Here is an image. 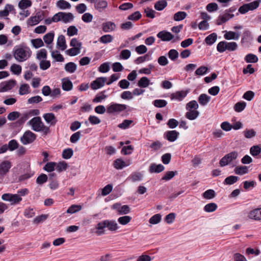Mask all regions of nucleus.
I'll return each instance as SVG.
<instances>
[{"label": "nucleus", "instance_id": "f257e3e1", "mask_svg": "<svg viewBox=\"0 0 261 261\" xmlns=\"http://www.w3.org/2000/svg\"><path fill=\"white\" fill-rule=\"evenodd\" d=\"M31 55L32 51L28 47L16 46L13 50L14 58L19 62L25 61Z\"/></svg>", "mask_w": 261, "mask_h": 261}, {"label": "nucleus", "instance_id": "f03ea898", "mask_svg": "<svg viewBox=\"0 0 261 261\" xmlns=\"http://www.w3.org/2000/svg\"><path fill=\"white\" fill-rule=\"evenodd\" d=\"M28 124L32 126L33 130L42 132L44 135H46L50 132L49 128L44 125L40 117L33 118L28 122Z\"/></svg>", "mask_w": 261, "mask_h": 261}, {"label": "nucleus", "instance_id": "7ed1b4c3", "mask_svg": "<svg viewBox=\"0 0 261 261\" xmlns=\"http://www.w3.org/2000/svg\"><path fill=\"white\" fill-rule=\"evenodd\" d=\"M238 48V44L235 42L221 41L217 46V49L220 53H223L225 50L234 51Z\"/></svg>", "mask_w": 261, "mask_h": 261}, {"label": "nucleus", "instance_id": "20e7f679", "mask_svg": "<svg viewBox=\"0 0 261 261\" xmlns=\"http://www.w3.org/2000/svg\"><path fill=\"white\" fill-rule=\"evenodd\" d=\"M238 156L237 151H233L225 155L220 161L219 164L221 167H224L236 160Z\"/></svg>", "mask_w": 261, "mask_h": 261}, {"label": "nucleus", "instance_id": "39448f33", "mask_svg": "<svg viewBox=\"0 0 261 261\" xmlns=\"http://www.w3.org/2000/svg\"><path fill=\"white\" fill-rule=\"evenodd\" d=\"M127 106L117 103H112L107 107V112L108 114L119 113L124 111Z\"/></svg>", "mask_w": 261, "mask_h": 261}, {"label": "nucleus", "instance_id": "423d86ee", "mask_svg": "<svg viewBox=\"0 0 261 261\" xmlns=\"http://www.w3.org/2000/svg\"><path fill=\"white\" fill-rule=\"evenodd\" d=\"M2 199L4 201L10 202L11 205L18 204L22 200V198L18 194L10 193L4 194L2 196Z\"/></svg>", "mask_w": 261, "mask_h": 261}, {"label": "nucleus", "instance_id": "0eeeda50", "mask_svg": "<svg viewBox=\"0 0 261 261\" xmlns=\"http://www.w3.org/2000/svg\"><path fill=\"white\" fill-rule=\"evenodd\" d=\"M36 139V135L31 130H27L20 138V141L23 145L33 143Z\"/></svg>", "mask_w": 261, "mask_h": 261}, {"label": "nucleus", "instance_id": "6e6552de", "mask_svg": "<svg viewBox=\"0 0 261 261\" xmlns=\"http://www.w3.org/2000/svg\"><path fill=\"white\" fill-rule=\"evenodd\" d=\"M16 84L15 80H11L2 83L0 85V92H4L11 90Z\"/></svg>", "mask_w": 261, "mask_h": 261}, {"label": "nucleus", "instance_id": "1a4fd4ad", "mask_svg": "<svg viewBox=\"0 0 261 261\" xmlns=\"http://www.w3.org/2000/svg\"><path fill=\"white\" fill-rule=\"evenodd\" d=\"M132 163V160L130 159H127L124 161L121 159H117L114 162L113 165L117 169H122L124 167L131 165Z\"/></svg>", "mask_w": 261, "mask_h": 261}, {"label": "nucleus", "instance_id": "9d476101", "mask_svg": "<svg viewBox=\"0 0 261 261\" xmlns=\"http://www.w3.org/2000/svg\"><path fill=\"white\" fill-rule=\"evenodd\" d=\"M12 165L10 161H4L0 164V177H4L9 172Z\"/></svg>", "mask_w": 261, "mask_h": 261}, {"label": "nucleus", "instance_id": "9b49d317", "mask_svg": "<svg viewBox=\"0 0 261 261\" xmlns=\"http://www.w3.org/2000/svg\"><path fill=\"white\" fill-rule=\"evenodd\" d=\"M107 80L106 77H100L96 79L95 80L93 81L90 85L91 88L93 90H97L105 85L106 81Z\"/></svg>", "mask_w": 261, "mask_h": 261}, {"label": "nucleus", "instance_id": "f8f14e48", "mask_svg": "<svg viewBox=\"0 0 261 261\" xmlns=\"http://www.w3.org/2000/svg\"><path fill=\"white\" fill-rule=\"evenodd\" d=\"M156 36L163 41H169L174 38L173 35L166 31H160L157 34Z\"/></svg>", "mask_w": 261, "mask_h": 261}, {"label": "nucleus", "instance_id": "ddd939ff", "mask_svg": "<svg viewBox=\"0 0 261 261\" xmlns=\"http://www.w3.org/2000/svg\"><path fill=\"white\" fill-rule=\"evenodd\" d=\"M54 36L55 33L54 32H51L45 34L43 38L44 43L47 45V47L50 49H52L53 48L51 44L54 41Z\"/></svg>", "mask_w": 261, "mask_h": 261}, {"label": "nucleus", "instance_id": "4468645a", "mask_svg": "<svg viewBox=\"0 0 261 261\" xmlns=\"http://www.w3.org/2000/svg\"><path fill=\"white\" fill-rule=\"evenodd\" d=\"M43 117L46 122L50 125H55L57 122V119L55 114L52 113L44 114L43 115Z\"/></svg>", "mask_w": 261, "mask_h": 261}, {"label": "nucleus", "instance_id": "2eb2a0df", "mask_svg": "<svg viewBox=\"0 0 261 261\" xmlns=\"http://www.w3.org/2000/svg\"><path fill=\"white\" fill-rule=\"evenodd\" d=\"M252 40V37L251 32L248 30H245L242 35L241 43L243 45H248L250 44Z\"/></svg>", "mask_w": 261, "mask_h": 261}, {"label": "nucleus", "instance_id": "dca6fc26", "mask_svg": "<svg viewBox=\"0 0 261 261\" xmlns=\"http://www.w3.org/2000/svg\"><path fill=\"white\" fill-rule=\"evenodd\" d=\"M248 217L255 220H261V208H255L251 211L248 214Z\"/></svg>", "mask_w": 261, "mask_h": 261}, {"label": "nucleus", "instance_id": "f3484780", "mask_svg": "<svg viewBox=\"0 0 261 261\" xmlns=\"http://www.w3.org/2000/svg\"><path fill=\"white\" fill-rule=\"evenodd\" d=\"M234 16L233 14H231L229 13L228 12H225L223 15H220L218 19L217 20V25H221L223 23H225L231 18H232Z\"/></svg>", "mask_w": 261, "mask_h": 261}, {"label": "nucleus", "instance_id": "a211bd4d", "mask_svg": "<svg viewBox=\"0 0 261 261\" xmlns=\"http://www.w3.org/2000/svg\"><path fill=\"white\" fill-rule=\"evenodd\" d=\"M187 94V92L184 91H177L171 94L170 98L171 100L175 99L181 101L186 96Z\"/></svg>", "mask_w": 261, "mask_h": 261}, {"label": "nucleus", "instance_id": "6ab92c4d", "mask_svg": "<svg viewBox=\"0 0 261 261\" xmlns=\"http://www.w3.org/2000/svg\"><path fill=\"white\" fill-rule=\"evenodd\" d=\"M165 167L162 164L156 165L154 163L151 164L149 168V171L150 173H160L163 171Z\"/></svg>", "mask_w": 261, "mask_h": 261}, {"label": "nucleus", "instance_id": "aec40b11", "mask_svg": "<svg viewBox=\"0 0 261 261\" xmlns=\"http://www.w3.org/2000/svg\"><path fill=\"white\" fill-rule=\"evenodd\" d=\"M108 6V3L105 0H98L94 5V8L99 12H102Z\"/></svg>", "mask_w": 261, "mask_h": 261}, {"label": "nucleus", "instance_id": "412c9836", "mask_svg": "<svg viewBox=\"0 0 261 261\" xmlns=\"http://www.w3.org/2000/svg\"><path fill=\"white\" fill-rule=\"evenodd\" d=\"M57 45L61 50H64L66 48V40L63 35H61L59 36L57 39Z\"/></svg>", "mask_w": 261, "mask_h": 261}, {"label": "nucleus", "instance_id": "4be33fe9", "mask_svg": "<svg viewBox=\"0 0 261 261\" xmlns=\"http://www.w3.org/2000/svg\"><path fill=\"white\" fill-rule=\"evenodd\" d=\"M116 28V25L114 22L108 21L102 24V30L105 32H110L114 31Z\"/></svg>", "mask_w": 261, "mask_h": 261}, {"label": "nucleus", "instance_id": "5701e85b", "mask_svg": "<svg viewBox=\"0 0 261 261\" xmlns=\"http://www.w3.org/2000/svg\"><path fill=\"white\" fill-rule=\"evenodd\" d=\"M224 37L227 40H238L240 37V34L232 31H226L224 35Z\"/></svg>", "mask_w": 261, "mask_h": 261}, {"label": "nucleus", "instance_id": "b1692460", "mask_svg": "<svg viewBox=\"0 0 261 261\" xmlns=\"http://www.w3.org/2000/svg\"><path fill=\"white\" fill-rule=\"evenodd\" d=\"M234 173L237 175H242L249 172L248 168L245 166H239L235 168Z\"/></svg>", "mask_w": 261, "mask_h": 261}, {"label": "nucleus", "instance_id": "393cba45", "mask_svg": "<svg viewBox=\"0 0 261 261\" xmlns=\"http://www.w3.org/2000/svg\"><path fill=\"white\" fill-rule=\"evenodd\" d=\"M106 220L99 222L96 226V228L97 230L96 234L98 236L101 235L105 233L104 229L107 227Z\"/></svg>", "mask_w": 261, "mask_h": 261}, {"label": "nucleus", "instance_id": "a878e982", "mask_svg": "<svg viewBox=\"0 0 261 261\" xmlns=\"http://www.w3.org/2000/svg\"><path fill=\"white\" fill-rule=\"evenodd\" d=\"M62 21L64 23H68L72 21L74 19V16L71 13H65L61 12Z\"/></svg>", "mask_w": 261, "mask_h": 261}, {"label": "nucleus", "instance_id": "bb28decb", "mask_svg": "<svg viewBox=\"0 0 261 261\" xmlns=\"http://www.w3.org/2000/svg\"><path fill=\"white\" fill-rule=\"evenodd\" d=\"M199 115V112L197 110H190L186 113V117L190 120H193L196 119Z\"/></svg>", "mask_w": 261, "mask_h": 261}, {"label": "nucleus", "instance_id": "cd10ccee", "mask_svg": "<svg viewBox=\"0 0 261 261\" xmlns=\"http://www.w3.org/2000/svg\"><path fill=\"white\" fill-rule=\"evenodd\" d=\"M14 10V7L12 5L7 4L6 5L4 9L0 11V17H7L9 12Z\"/></svg>", "mask_w": 261, "mask_h": 261}, {"label": "nucleus", "instance_id": "c85d7f7f", "mask_svg": "<svg viewBox=\"0 0 261 261\" xmlns=\"http://www.w3.org/2000/svg\"><path fill=\"white\" fill-rule=\"evenodd\" d=\"M217 39V35L216 33H213L207 36L204 41L208 45H211L214 44Z\"/></svg>", "mask_w": 261, "mask_h": 261}, {"label": "nucleus", "instance_id": "c756f323", "mask_svg": "<svg viewBox=\"0 0 261 261\" xmlns=\"http://www.w3.org/2000/svg\"><path fill=\"white\" fill-rule=\"evenodd\" d=\"M178 135V133L176 130L168 131L166 133V138L168 141L173 142L176 140Z\"/></svg>", "mask_w": 261, "mask_h": 261}, {"label": "nucleus", "instance_id": "7c9ffc66", "mask_svg": "<svg viewBox=\"0 0 261 261\" xmlns=\"http://www.w3.org/2000/svg\"><path fill=\"white\" fill-rule=\"evenodd\" d=\"M19 94L23 95L30 93V87L28 84H22L19 88Z\"/></svg>", "mask_w": 261, "mask_h": 261}, {"label": "nucleus", "instance_id": "2f4dec72", "mask_svg": "<svg viewBox=\"0 0 261 261\" xmlns=\"http://www.w3.org/2000/svg\"><path fill=\"white\" fill-rule=\"evenodd\" d=\"M142 178L143 175L140 172H134L127 178V179L133 182H136L141 180Z\"/></svg>", "mask_w": 261, "mask_h": 261}, {"label": "nucleus", "instance_id": "473e14b6", "mask_svg": "<svg viewBox=\"0 0 261 261\" xmlns=\"http://www.w3.org/2000/svg\"><path fill=\"white\" fill-rule=\"evenodd\" d=\"M47 52L46 49L42 48L37 51L36 59L39 61L46 59Z\"/></svg>", "mask_w": 261, "mask_h": 261}, {"label": "nucleus", "instance_id": "72a5a7b5", "mask_svg": "<svg viewBox=\"0 0 261 261\" xmlns=\"http://www.w3.org/2000/svg\"><path fill=\"white\" fill-rule=\"evenodd\" d=\"M106 227L110 231H115L118 228L117 223L114 220H106Z\"/></svg>", "mask_w": 261, "mask_h": 261}, {"label": "nucleus", "instance_id": "f704fd0d", "mask_svg": "<svg viewBox=\"0 0 261 261\" xmlns=\"http://www.w3.org/2000/svg\"><path fill=\"white\" fill-rule=\"evenodd\" d=\"M211 97L205 94L200 95L198 97V102L201 106H205L210 101Z\"/></svg>", "mask_w": 261, "mask_h": 261}, {"label": "nucleus", "instance_id": "c9c22d12", "mask_svg": "<svg viewBox=\"0 0 261 261\" xmlns=\"http://www.w3.org/2000/svg\"><path fill=\"white\" fill-rule=\"evenodd\" d=\"M57 6L62 10L70 9L71 8L70 3L65 0L58 1L57 2Z\"/></svg>", "mask_w": 261, "mask_h": 261}, {"label": "nucleus", "instance_id": "e433bc0d", "mask_svg": "<svg viewBox=\"0 0 261 261\" xmlns=\"http://www.w3.org/2000/svg\"><path fill=\"white\" fill-rule=\"evenodd\" d=\"M77 68L76 65L73 62H69L65 64V70L69 73H73Z\"/></svg>", "mask_w": 261, "mask_h": 261}, {"label": "nucleus", "instance_id": "4c0bfd02", "mask_svg": "<svg viewBox=\"0 0 261 261\" xmlns=\"http://www.w3.org/2000/svg\"><path fill=\"white\" fill-rule=\"evenodd\" d=\"M239 179V177L237 176L231 175L226 177L224 181V184L228 185H231L236 183Z\"/></svg>", "mask_w": 261, "mask_h": 261}, {"label": "nucleus", "instance_id": "58836bf2", "mask_svg": "<svg viewBox=\"0 0 261 261\" xmlns=\"http://www.w3.org/2000/svg\"><path fill=\"white\" fill-rule=\"evenodd\" d=\"M32 5L31 0H21L18 3V7L22 10H24L30 7Z\"/></svg>", "mask_w": 261, "mask_h": 261}, {"label": "nucleus", "instance_id": "ea45409f", "mask_svg": "<svg viewBox=\"0 0 261 261\" xmlns=\"http://www.w3.org/2000/svg\"><path fill=\"white\" fill-rule=\"evenodd\" d=\"M51 56L57 62H63L64 59L63 56L58 50H54L51 52Z\"/></svg>", "mask_w": 261, "mask_h": 261}, {"label": "nucleus", "instance_id": "a19ab883", "mask_svg": "<svg viewBox=\"0 0 261 261\" xmlns=\"http://www.w3.org/2000/svg\"><path fill=\"white\" fill-rule=\"evenodd\" d=\"M150 84L149 80L146 76L141 77L138 82V85L141 88H146Z\"/></svg>", "mask_w": 261, "mask_h": 261}, {"label": "nucleus", "instance_id": "79ce46f5", "mask_svg": "<svg viewBox=\"0 0 261 261\" xmlns=\"http://www.w3.org/2000/svg\"><path fill=\"white\" fill-rule=\"evenodd\" d=\"M167 5V3L165 0H161L155 3L154 8L158 11H161L163 10Z\"/></svg>", "mask_w": 261, "mask_h": 261}, {"label": "nucleus", "instance_id": "37998d69", "mask_svg": "<svg viewBox=\"0 0 261 261\" xmlns=\"http://www.w3.org/2000/svg\"><path fill=\"white\" fill-rule=\"evenodd\" d=\"M198 107V104L196 100H192L186 105V109L187 111L193 110H197Z\"/></svg>", "mask_w": 261, "mask_h": 261}, {"label": "nucleus", "instance_id": "c03bdc74", "mask_svg": "<svg viewBox=\"0 0 261 261\" xmlns=\"http://www.w3.org/2000/svg\"><path fill=\"white\" fill-rule=\"evenodd\" d=\"M105 91H101L99 94H97L92 101L95 103L100 102L107 98V95L105 94Z\"/></svg>", "mask_w": 261, "mask_h": 261}, {"label": "nucleus", "instance_id": "a18cd8bd", "mask_svg": "<svg viewBox=\"0 0 261 261\" xmlns=\"http://www.w3.org/2000/svg\"><path fill=\"white\" fill-rule=\"evenodd\" d=\"M203 197L206 199H211L215 197V192L212 189L207 190L203 194Z\"/></svg>", "mask_w": 261, "mask_h": 261}, {"label": "nucleus", "instance_id": "49530a36", "mask_svg": "<svg viewBox=\"0 0 261 261\" xmlns=\"http://www.w3.org/2000/svg\"><path fill=\"white\" fill-rule=\"evenodd\" d=\"M31 43L35 48H38L44 46V42L41 38L32 39Z\"/></svg>", "mask_w": 261, "mask_h": 261}, {"label": "nucleus", "instance_id": "de8ad7c7", "mask_svg": "<svg viewBox=\"0 0 261 261\" xmlns=\"http://www.w3.org/2000/svg\"><path fill=\"white\" fill-rule=\"evenodd\" d=\"M245 60L247 63H256L258 61L257 57L252 54H249L246 56Z\"/></svg>", "mask_w": 261, "mask_h": 261}, {"label": "nucleus", "instance_id": "09e8293b", "mask_svg": "<svg viewBox=\"0 0 261 261\" xmlns=\"http://www.w3.org/2000/svg\"><path fill=\"white\" fill-rule=\"evenodd\" d=\"M21 66L19 65L13 64L10 67V71L15 74L19 75L21 72Z\"/></svg>", "mask_w": 261, "mask_h": 261}, {"label": "nucleus", "instance_id": "8fccbe9b", "mask_svg": "<svg viewBox=\"0 0 261 261\" xmlns=\"http://www.w3.org/2000/svg\"><path fill=\"white\" fill-rule=\"evenodd\" d=\"M113 39V38L111 35L107 34L103 35L101 37H100V38L99 39V41L101 43L106 44L111 42Z\"/></svg>", "mask_w": 261, "mask_h": 261}, {"label": "nucleus", "instance_id": "3c124183", "mask_svg": "<svg viewBox=\"0 0 261 261\" xmlns=\"http://www.w3.org/2000/svg\"><path fill=\"white\" fill-rule=\"evenodd\" d=\"M187 16V13L184 11H179L174 15L175 21H180L185 19Z\"/></svg>", "mask_w": 261, "mask_h": 261}, {"label": "nucleus", "instance_id": "603ef678", "mask_svg": "<svg viewBox=\"0 0 261 261\" xmlns=\"http://www.w3.org/2000/svg\"><path fill=\"white\" fill-rule=\"evenodd\" d=\"M68 164L65 162H59L56 165V169L59 172L66 170Z\"/></svg>", "mask_w": 261, "mask_h": 261}, {"label": "nucleus", "instance_id": "864d4df0", "mask_svg": "<svg viewBox=\"0 0 261 261\" xmlns=\"http://www.w3.org/2000/svg\"><path fill=\"white\" fill-rule=\"evenodd\" d=\"M7 146L9 150L13 151L18 148L19 144L16 140L13 139L9 142Z\"/></svg>", "mask_w": 261, "mask_h": 261}, {"label": "nucleus", "instance_id": "5fc2aeb1", "mask_svg": "<svg viewBox=\"0 0 261 261\" xmlns=\"http://www.w3.org/2000/svg\"><path fill=\"white\" fill-rule=\"evenodd\" d=\"M243 134L245 137L247 139H251L255 137L256 135V132L253 129H246L243 132Z\"/></svg>", "mask_w": 261, "mask_h": 261}, {"label": "nucleus", "instance_id": "6e6d98bb", "mask_svg": "<svg viewBox=\"0 0 261 261\" xmlns=\"http://www.w3.org/2000/svg\"><path fill=\"white\" fill-rule=\"evenodd\" d=\"M73 151L71 148L65 149L63 151L62 157L65 159H69L73 155Z\"/></svg>", "mask_w": 261, "mask_h": 261}, {"label": "nucleus", "instance_id": "4d7b16f0", "mask_svg": "<svg viewBox=\"0 0 261 261\" xmlns=\"http://www.w3.org/2000/svg\"><path fill=\"white\" fill-rule=\"evenodd\" d=\"M217 208V205L215 203H210L206 204L204 207V210L206 212H213Z\"/></svg>", "mask_w": 261, "mask_h": 261}, {"label": "nucleus", "instance_id": "13d9d810", "mask_svg": "<svg viewBox=\"0 0 261 261\" xmlns=\"http://www.w3.org/2000/svg\"><path fill=\"white\" fill-rule=\"evenodd\" d=\"M246 103L244 101L238 102L234 106V110L237 112H242L246 107Z\"/></svg>", "mask_w": 261, "mask_h": 261}, {"label": "nucleus", "instance_id": "bf43d9fd", "mask_svg": "<svg viewBox=\"0 0 261 261\" xmlns=\"http://www.w3.org/2000/svg\"><path fill=\"white\" fill-rule=\"evenodd\" d=\"M82 209V206L78 205H72L67 210V213L73 214L80 211Z\"/></svg>", "mask_w": 261, "mask_h": 261}, {"label": "nucleus", "instance_id": "052dcab7", "mask_svg": "<svg viewBox=\"0 0 261 261\" xmlns=\"http://www.w3.org/2000/svg\"><path fill=\"white\" fill-rule=\"evenodd\" d=\"M161 217L162 216L159 214H155L150 218L149 222L152 224H158L161 221Z\"/></svg>", "mask_w": 261, "mask_h": 261}, {"label": "nucleus", "instance_id": "680f3d73", "mask_svg": "<svg viewBox=\"0 0 261 261\" xmlns=\"http://www.w3.org/2000/svg\"><path fill=\"white\" fill-rule=\"evenodd\" d=\"M72 83L69 80H65L62 82V89L65 91H69L72 88Z\"/></svg>", "mask_w": 261, "mask_h": 261}, {"label": "nucleus", "instance_id": "e2e57ef3", "mask_svg": "<svg viewBox=\"0 0 261 261\" xmlns=\"http://www.w3.org/2000/svg\"><path fill=\"white\" fill-rule=\"evenodd\" d=\"M56 163L55 162H49L44 166L43 169L47 172H51L56 169Z\"/></svg>", "mask_w": 261, "mask_h": 261}, {"label": "nucleus", "instance_id": "0e129e2a", "mask_svg": "<svg viewBox=\"0 0 261 261\" xmlns=\"http://www.w3.org/2000/svg\"><path fill=\"white\" fill-rule=\"evenodd\" d=\"M132 218L129 216H124L118 218V221L121 225H126L131 220Z\"/></svg>", "mask_w": 261, "mask_h": 261}, {"label": "nucleus", "instance_id": "69168bd1", "mask_svg": "<svg viewBox=\"0 0 261 261\" xmlns=\"http://www.w3.org/2000/svg\"><path fill=\"white\" fill-rule=\"evenodd\" d=\"M39 66L42 70H46L50 66V61L46 60V59L41 60L40 62Z\"/></svg>", "mask_w": 261, "mask_h": 261}, {"label": "nucleus", "instance_id": "338daca9", "mask_svg": "<svg viewBox=\"0 0 261 261\" xmlns=\"http://www.w3.org/2000/svg\"><path fill=\"white\" fill-rule=\"evenodd\" d=\"M250 153L253 156L258 155L261 152V148L258 145L253 146L250 149Z\"/></svg>", "mask_w": 261, "mask_h": 261}, {"label": "nucleus", "instance_id": "774afa93", "mask_svg": "<svg viewBox=\"0 0 261 261\" xmlns=\"http://www.w3.org/2000/svg\"><path fill=\"white\" fill-rule=\"evenodd\" d=\"M153 103L154 106L157 108L165 107L167 104V101L164 99H156L153 101Z\"/></svg>", "mask_w": 261, "mask_h": 261}]
</instances>
